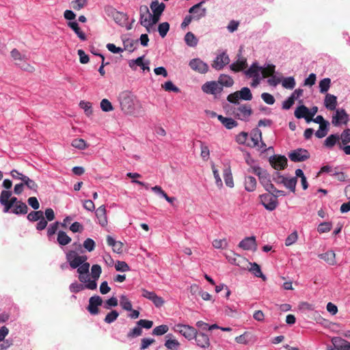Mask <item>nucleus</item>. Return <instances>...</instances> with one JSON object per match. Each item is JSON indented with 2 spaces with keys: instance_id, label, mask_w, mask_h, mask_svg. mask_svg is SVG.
<instances>
[{
  "instance_id": "obj_35",
  "label": "nucleus",
  "mask_w": 350,
  "mask_h": 350,
  "mask_svg": "<svg viewBox=\"0 0 350 350\" xmlns=\"http://www.w3.org/2000/svg\"><path fill=\"white\" fill-rule=\"evenodd\" d=\"M294 114L297 118H304L306 120V118H308V108L305 105L299 106L295 109Z\"/></svg>"
},
{
  "instance_id": "obj_39",
  "label": "nucleus",
  "mask_w": 350,
  "mask_h": 350,
  "mask_svg": "<svg viewBox=\"0 0 350 350\" xmlns=\"http://www.w3.org/2000/svg\"><path fill=\"white\" fill-rule=\"evenodd\" d=\"M185 41L188 46L191 47H194L198 44V39L192 32H187L186 33Z\"/></svg>"
},
{
  "instance_id": "obj_31",
  "label": "nucleus",
  "mask_w": 350,
  "mask_h": 350,
  "mask_svg": "<svg viewBox=\"0 0 350 350\" xmlns=\"http://www.w3.org/2000/svg\"><path fill=\"white\" fill-rule=\"evenodd\" d=\"M319 256L320 258L324 260L329 265H334L336 264V261L335 259L336 254L332 250H329L325 253L321 254Z\"/></svg>"
},
{
  "instance_id": "obj_24",
  "label": "nucleus",
  "mask_w": 350,
  "mask_h": 350,
  "mask_svg": "<svg viewBox=\"0 0 350 350\" xmlns=\"http://www.w3.org/2000/svg\"><path fill=\"white\" fill-rule=\"evenodd\" d=\"M259 180L260 184L264 187L266 191H271V190L273 189V185L271 183L270 180V176L269 174L266 172H265L260 178Z\"/></svg>"
},
{
  "instance_id": "obj_32",
  "label": "nucleus",
  "mask_w": 350,
  "mask_h": 350,
  "mask_svg": "<svg viewBox=\"0 0 350 350\" xmlns=\"http://www.w3.org/2000/svg\"><path fill=\"white\" fill-rule=\"evenodd\" d=\"M331 341L336 350H343L349 342L340 337H333Z\"/></svg>"
},
{
  "instance_id": "obj_4",
  "label": "nucleus",
  "mask_w": 350,
  "mask_h": 350,
  "mask_svg": "<svg viewBox=\"0 0 350 350\" xmlns=\"http://www.w3.org/2000/svg\"><path fill=\"white\" fill-rule=\"evenodd\" d=\"M102 273V268L99 265H93L91 268V277L92 280L90 278L88 275V279L85 284V288L90 290H95L97 288L96 281L100 276Z\"/></svg>"
},
{
  "instance_id": "obj_7",
  "label": "nucleus",
  "mask_w": 350,
  "mask_h": 350,
  "mask_svg": "<svg viewBox=\"0 0 350 350\" xmlns=\"http://www.w3.org/2000/svg\"><path fill=\"white\" fill-rule=\"evenodd\" d=\"M259 198L261 204L268 211H272L278 206V200L275 197H273L272 195L265 193L260 195Z\"/></svg>"
},
{
  "instance_id": "obj_21",
  "label": "nucleus",
  "mask_w": 350,
  "mask_h": 350,
  "mask_svg": "<svg viewBox=\"0 0 350 350\" xmlns=\"http://www.w3.org/2000/svg\"><path fill=\"white\" fill-rule=\"evenodd\" d=\"M325 107L330 110L334 111L337 106V98L336 96L330 94H327L324 100Z\"/></svg>"
},
{
  "instance_id": "obj_11",
  "label": "nucleus",
  "mask_w": 350,
  "mask_h": 350,
  "mask_svg": "<svg viewBox=\"0 0 350 350\" xmlns=\"http://www.w3.org/2000/svg\"><path fill=\"white\" fill-rule=\"evenodd\" d=\"M202 90L204 93L208 94H217L221 92L223 88L215 81H208L202 86Z\"/></svg>"
},
{
  "instance_id": "obj_28",
  "label": "nucleus",
  "mask_w": 350,
  "mask_h": 350,
  "mask_svg": "<svg viewBox=\"0 0 350 350\" xmlns=\"http://www.w3.org/2000/svg\"><path fill=\"white\" fill-rule=\"evenodd\" d=\"M244 185L247 191L252 192L256 190L257 182L254 177L249 176L245 177Z\"/></svg>"
},
{
  "instance_id": "obj_14",
  "label": "nucleus",
  "mask_w": 350,
  "mask_h": 350,
  "mask_svg": "<svg viewBox=\"0 0 350 350\" xmlns=\"http://www.w3.org/2000/svg\"><path fill=\"white\" fill-rule=\"evenodd\" d=\"M349 121V115L343 109H338L336 110V114L332 117V124L338 126L340 124H346Z\"/></svg>"
},
{
  "instance_id": "obj_13",
  "label": "nucleus",
  "mask_w": 350,
  "mask_h": 350,
  "mask_svg": "<svg viewBox=\"0 0 350 350\" xmlns=\"http://www.w3.org/2000/svg\"><path fill=\"white\" fill-rule=\"evenodd\" d=\"M196 345L202 349H208L211 346L210 338L208 335L202 332L197 331V334L193 338Z\"/></svg>"
},
{
  "instance_id": "obj_18",
  "label": "nucleus",
  "mask_w": 350,
  "mask_h": 350,
  "mask_svg": "<svg viewBox=\"0 0 350 350\" xmlns=\"http://www.w3.org/2000/svg\"><path fill=\"white\" fill-rule=\"evenodd\" d=\"M239 247L245 250H256L257 248L256 237L252 236L245 238L239 243Z\"/></svg>"
},
{
  "instance_id": "obj_10",
  "label": "nucleus",
  "mask_w": 350,
  "mask_h": 350,
  "mask_svg": "<svg viewBox=\"0 0 350 350\" xmlns=\"http://www.w3.org/2000/svg\"><path fill=\"white\" fill-rule=\"evenodd\" d=\"M189 66L193 70L200 74H205L208 71V64L199 58L192 59L189 62Z\"/></svg>"
},
{
  "instance_id": "obj_22",
  "label": "nucleus",
  "mask_w": 350,
  "mask_h": 350,
  "mask_svg": "<svg viewBox=\"0 0 350 350\" xmlns=\"http://www.w3.org/2000/svg\"><path fill=\"white\" fill-rule=\"evenodd\" d=\"M206 11V9L203 8L202 10H200V14L198 15H193V16L187 15V16H186L181 24V27L183 28L186 27L187 26H188L190 24V23L191 22V21L193 19L200 20L201 18L205 16Z\"/></svg>"
},
{
  "instance_id": "obj_43",
  "label": "nucleus",
  "mask_w": 350,
  "mask_h": 350,
  "mask_svg": "<svg viewBox=\"0 0 350 350\" xmlns=\"http://www.w3.org/2000/svg\"><path fill=\"white\" fill-rule=\"evenodd\" d=\"M224 178L226 185L228 187H232L234 186L232 176L230 168H226L224 170Z\"/></svg>"
},
{
  "instance_id": "obj_52",
  "label": "nucleus",
  "mask_w": 350,
  "mask_h": 350,
  "mask_svg": "<svg viewBox=\"0 0 350 350\" xmlns=\"http://www.w3.org/2000/svg\"><path fill=\"white\" fill-rule=\"evenodd\" d=\"M72 146L79 150H84L87 148L86 142L84 139L81 138H77L72 140Z\"/></svg>"
},
{
  "instance_id": "obj_25",
  "label": "nucleus",
  "mask_w": 350,
  "mask_h": 350,
  "mask_svg": "<svg viewBox=\"0 0 350 350\" xmlns=\"http://www.w3.org/2000/svg\"><path fill=\"white\" fill-rule=\"evenodd\" d=\"M150 12L147 5H143L139 7V22L141 25H145L149 20Z\"/></svg>"
},
{
  "instance_id": "obj_45",
  "label": "nucleus",
  "mask_w": 350,
  "mask_h": 350,
  "mask_svg": "<svg viewBox=\"0 0 350 350\" xmlns=\"http://www.w3.org/2000/svg\"><path fill=\"white\" fill-rule=\"evenodd\" d=\"M275 66L273 64H269L267 67L262 68L261 72L263 78H267L272 76L275 72Z\"/></svg>"
},
{
  "instance_id": "obj_16",
  "label": "nucleus",
  "mask_w": 350,
  "mask_h": 350,
  "mask_svg": "<svg viewBox=\"0 0 350 350\" xmlns=\"http://www.w3.org/2000/svg\"><path fill=\"white\" fill-rule=\"evenodd\" d=\"M12 192L8 190H3L0 195V204L3 206V212H11L13 206L8 202V199L11 197Z\"/></svg>"
},
{
  "instance_id": "obj_46",
  "label": "nucleus",
  "mask_w": 350,
  "mask_h": 350,
  "mask_svg": "<svg viewBox=\"0 0 350 350\" xmlns=\"http://www.w3.org/2000/svg\"><path fill=\"white\" fill-rule=\"evenodd\" d=\"M138 42V40H133V39H126L125 40L123 41V44H124V50H127L129 51V52H133L135 47V44H137Z\"/></svg>"
},
{
  "instance_id": "obj_6",
  "label": "nucleus",
  "mask_w": 350,
  "mask_h": 350,
  "mask_svg": "<svg viewBox=\"0 0 350 350\" xmlns=\"http://www.w3.org/2000/svg\"><path fill=\"white\" fill-rule=\"evenodd\" d=\"M174 330L183 336L188 340H193L198 331L191 325L180 323L175 325Z\"/></svg>"
},
{
  "instance_id": "obj_34",
  "label": "nucleus",
  "mask_w": 350,
  "mask_h": 350,
  "mask_svg": "<svg viewBox=\"0 0 350 350\" xmlns=\"http://www.w3.org/2000/svg\"><path fill=\"white\" fill-rule=\"evenodd\" d=\"M251 139L252 142V144L251 146L255 147L258 144L259 141L262 139V132L258 129H254L251 132Z\"/></svg>"
},
{
  "instance_id": "obj_61",
  "label": "nucleus",
  "mask_w": 350,
  "mask_h": 350,
  "mask_svg": "<svg viewBox=\"0 0 350 350\" xmlns=\"http://www.w3.org/2000/svg\"><path fill=\"white\" fill-rule=\"evenodd\" d=\"M332 226V225L330 222H323L319 225L317 230L319 233L327 232L331 230Z\"/></svg>"
},
{
  "instance_id": "obj_40",
  "label": "nucleus",
  "mask_w": 350,
  "mask_h": 350,
  "mask_svg": "<svg viewBox=\"0 0 350 350\" xmlns=\"http://www.w3.org/2000/svg\"><path fill=\"white\" fill-rule=\"evenodd\" d=\"M120 305L124 310H132L131 301L126 295H121L120 297Z\"/></svg>"
},
{
  "instance_id": "obj_50",
  "label": "nucleus",
  "mask_w": 350,
  "mask_h": 350,
  "mask_svg": "<svg viewBox=\"0 0 350 350\" xmlns=\"http://www.w3.org/2000/svg\"><path fill=\"white\" fill-rule=\"evenodd\" d=\"M331 84V80L329 78H325L320 81L319 88L321 93H325L328 91Z\"/></svg>"
},
{
  "instance_id": "obj_20",
  "label": "nucleus",
  "mask_w": 350,
  "mask_h": 350,
  "mask_svg": "<svg viewBox=\"0 0 350 350\" xmlns=\"http://www.w3.org/2000/svg\"><path fill=\"white\" fill-rule=\"evenodd\" d=\"M107 243L112 247L114 252L120 254L122 252L123 243L121 241H116L110 235L107 236Z\"/></svg>"
},
{
  "instance_id": "obj_36",
  "label": "nucleus",
  "mask_w": 350,
  "mask_h": 350,
  "mask_svg": "<svg viewBox=\"0 0 350 350\" xmlns=\"http://www.w3.org/2000/svg\"><path fill=\"white\" fill-rule=\"evenodd\" d=\"M247 66L246 59H238L230 65V69L234 72H239L245 69Z\"/></svg>"
},
{
  "instance_id": "obj_47",
  "label": "nucleus",
  "mask_w": 350,
  "mask_h": 350,
  "mask_svg": "<svg viewBox=\"0 0 350 350\" xmlns=\"http://www.w3.org/2000/svg\"><path fill=\"white\" fill-rule=\"evenodd\" d=\"M261 69L256 63H254L248 70L245 71L246 75L249 77H258V71Z\"/></svg>"
},
{
  "instance_id": "obj_19",
  "label": "nucleus",
  "mask_w": 350,
  "mask_h": 350,
  "mask_svg": "<svg viewBox=\"0 0 350 350\" xmlns=\"http://www.w3.org/2000/svg\"><path fill=\"white\" fill-rule=\"evenodd\" d=\"M96 216L98 219V223L103 227L107 226L108 221L107 217V211L104 205L99 206L96 211Z\"/></svg>"
},
{
  "instance_id": "obj_63",
  "label": "nucleus",
  "mask_w": 350,
  "mask_h": 350,
  "mask_svg": "<svg viewBox=\"0 0 350 350\" xmlns=\"http://www.w3.org/2000/svg\"><path fill=\"white\" fill-rule=\"evenodd\" d=\"M338 139H339L338 136H337L336 135H330L325 140V146L332 148L336 144V143Z\"/></svg>"
},
{
  "instance_id": "obj_64",
  "label": "nucleus",
  "mask_w": 350,
  "mask_h": 350,
  "mask_svg": "<svg viewBox=\"0 0 350 350\" xmlns=\"http://www.w3.org/2000/svg\"><path fill=\"white\" fill-rule=\"evenodd\" d=\"M341 142L343 145L350 142V129H347L341 134Z\"/></svg>"
},
{
  "instance_id": "obj_51",
  "label": "nucleus",
  "mask_w": 350,
  "mask_h": 350,
  "mask_svg": "<svg viewBox=\"0 0 350 350\" xmlns=\"http://www.w3.org/2000/svg\"><path fill=\"white\" fill-rule=\"evenodd\" d=\"M180 344L176 339H167L165 342V346L170 350H178Z\"/></svg>"
},
{
  "instance_id": "obj_54",
  "label": "nucleus",
  "mask_w": 350,
  "mask_h": 350,
  "mask_svg": "<svg viewBox=\"0 0 350 350\" xmlns=\"http://www.w3.org/2000/svg\"><path fill=\"white\" fill-rule=\"evenodd\" d=\"M170 29V24L167 22H164L159 25L158 27V31L159 33V35L164 38Z\"/></svg>"
},
{
  "instance_id": "obj_38",
  "label": "nucleus",
  "mask_w": 350,
  "mask_h": 350,
  "mask_svg": "<svg viewBox=\"0 0 350 350\" xmlns=\"http://www.w3.org/2000/svg\"><path fill=\"white\" fill-rule=\"evenodd\" d=\"M44 216V213L42 211H31L27 216V219L31 222L39 221L42 217Z\"/></svg>"
},
{
  "instance_id": "obj_48",
  "label": "nucleus",
  "mask_w": 350,
  "mask_h": 350,
  "mask_svg": "<svg viewBox=\"0 0 350 350\" xmlns=\"http://www.w3.org/2000/svg\"><path fill=\"white\" fill-rule=\"evenodd\" d=\"M297 182V177H293L291 178H286L284 185L286 188L289 189L291 190V191L295 193Z\"/></svg>"
},
{
  "instance_id": "obj_42",
  "label": "nucleus",
  "mask_w": 350,
  "mask_h": 350,
  "mask_svg": "<svg viewBox=\"0 0 350 350\" xmlns=\"http://www.w3.org/2000/svg\"><path fill=\"white\" fill-rule=\"evenodd\" d=\"M250 271L258 278H262L264 281L267 280L266 276L262 273L260 267L256 262L251 264Z\"/></svg>"
},
{
  "instance_id": "obj_26",
  "label": "nucleus",
  "mask_w": 350,
  "mask_h": 350,
  "mask_svg": "<svg viewBox=\"0 0 350 350\" xmlns=\"http://www.w3.org/2000/svg\"><path fill=\"white\" fill-rule=\"evenodd\" d=\"M68 26L70 27L75 33L77 35L79 38L83 41L87 40V37L83 31L80 29L79 24L76 21H70L68 23Z\"/></svg>"
},
{
  "instance_id": "obj_9",
  "label": "nucleus",
  "mask_w": 350,
  "mask_h": 350,
  "mask_svg": "<svg viewBox=\"0 0 350 350\" xmlns=\"http://www.w3.org/2000/svg\"><path fill=\"white\" fill-rule=\"evenodd\" d=\"M269 163L276 170H282L287 166V159L283 155H273L269 158Z\"/></svg>"
},
{
  "instance_id": "obj_56",
  "label": "nucleus",
  "mask_w": 350,
  "mask_h": 350,
  "mask_svg": "<svg viewBox=\"0 0 350 350\" xmlns=\"http://www.w3.org/2000/svg\"><path fill=\"white\" fill-rule=\"evenodd\" d=\"M87 0H75L71 1V6L75 10H80L87 5Z\"/></svg>"
},
{
  "instance_id": "obj_60",
  "label": "nucleus",
  "mask_w": 350,
  "mask_h": 350,
  "mask_svg": "<svg viewBox=\"0 0 350 350\" xmlns=\"http://www.w3.org/2000/svg\"><path fill=\"white\" fill-rule=\"evenodd\" d=\"M161 87L167 92H179V89L171 81H166L164 84L161 85Z\"/></svg>"
},
{
  "instance_id": "obj_29",
  "label": "nucleus",
  "mask_w": 350,
  "mask_h": 350,
  "mask_svg": "<svg viewBox=\"0 0 350 350\" xmlns=\"http://www.w3.org/2000/svg\"><path fill=\"white\" fill-rule=\"evenodd\" d=\"M150 8L153 14H162L165 8L163 3H159L158 0H154L151 2Z\"/></svg>"
},
{
  "instance_id": "obj_58",
  "label": "nucleus",
  "mask_w": 350,
  "mask_h": 350,
  "mask_svg": "<svg viewBox=\"0 0 350 350\" xmlns=\"http://www.w3.org/2000/svg\"><path fill=\"white\" fill-rule=\"evenodd\" d=\"M116 270L118 271H128L130 270V267L128 264L124 261H117L115 264Z\"/></svg>"
},
{
  "instance_id": "obj_55",
  "label": "nucleus",
  "mask_w": 350,
  "mask_h": 350,
  "mask_svg": "<svg viewBox=\"0 0 350 350\" xmlns=\"http://www.w3.org/2000/svg\"><path fill=\"white\" fill-rule=\"evenodd\" d=\"M118 316L119 313L116 310H111L106 315L104 321L107 323H111L118 319Z\"/></svg>"
},
{
  "instance_id": "obj_59",
  "label": "nucleus",
  "mask_w": 350,
  "mask_h": 350,
  "mask_svg": "<svg viewBox=\"0 0 350 350\" xmlns=\"http://www.w3.org/2000/svg\"><path fill=\"white\" fill-rule=\"evenodd\" d=\"M200 142L201 153L200 156L204 161H207L209 158L210 151L207 146L204 145L202 142Z\"/></svg>"
},
{
  "instance_id": "obj_44",
  "label": "nucleus",
  "mask_w": 350,
  "mask_h": 350,
  "mask_svg": "<svg viewBox=\"0 0 350 350\" xmlns=\"http://www.w3.org/2000/svg\"><path fill=\"white\" fill-rule=\"evenodd\" d=\"M329 122L319 125V130L315 133V135L318 138H323L325 137L328 131Z\"/></svg>"
},
{
  "instance_id": "obj_27",
  "label": "nucleus",
  "mask_w": 350,
  "mask_h": 350,
  "mask_svg": "<svg viewBox=\"0 0 350 350\" xmlns=\"http://www.w3.org/2000/svg\"><path fill=\"white\" fill-rule=\"evenodd\" d=\"M27 212L28 206L23 202H19V204L14 205L12 209L11 210V213L15 215H25L27 213Z\"/></svg>"
},
{
  "instance_id": "obj_3",
  "label": "nucleus",
  "mask_w": 350,
  "mask_h": 350,
  "mask_svg": "<svg viewBox=\"0 0 350 350\" xmlns=\"http://www.w3.org/2000/svg\"><path fill=\"white\" fill-rule=\"evenodd\" d=\"M107 15L113 19L115 23L120 26H124L127 20L128 16L126 14L119 12L112 6H107L105 8Z\"/></svg>"
},
{
  "instance_id": "obj_49",
  "label": "nucleus",
  "mask_w": 350,
  "mask_h": 350,
  "mask_svg": "<svg viewBox=\"0 0 350 350\" xmlns=\"http://www.w3.org/2000/svg\"><path fill=\"white\" fill-rule=\"evenodd\" d=\"M282 85L284 88L292 90L295 86V81L293 77L284 78L282 81Z\"/></svg>"
},
{
  "instance_id": "obj_33",
  "label": "nucleus",
  "mask_w": 350,
  "mask_h": 350,
  "mask_svg": "<svg viewBox=\"0 0 350 350\" xmlns=\"http://www.w3.org/2000/svg\"><path fill=\"white\" fill-rule=\"evenodd\" d=\"M217 82L221 87H231L234 84L233 79L229 75L224 74L219 77Z\"/></svg>"
},
{
  "instance_id": "obj_41",
  "label": "nucleus",
  "mask_w": 350,
  "mask_h": 350,
  "mask_svg": "<svg viewBox=\"0 0 350 350\" xmlns=\"http://www.w3.org/2000/svg\"><path fill=\"white\" fill-rule=\"evenodd\" d=\"M88 260V257L85 255H82V256H77V258H73V260L69 263L70 265V267L72 268V269H76L78 267H79V265L81 264H82L83 262L86 261Z\"/></svg>"
},
{
  "instance_id": "obj_62",
  "label": "nucleus",
  "mask_w": 350,
  "mask_h": 350,
  "mask_svg": "<svg viewBox=\"0 0 350 350\" xmlns=\"http://www.w3.org/2000/svg\"><path fill=\"white\" fill-rule=\"evenodd\" d=\"M142 334V329L139 325H137V327H135L133 329L130 330V332L127 334V338H133L139 336Z\"/></svg>"
},
{
  "instance_id": "obj_30",
  "label": "nucleus",
  "mask_w": 350,
  "mask_h": 350,
  "mask_svg": "<svg viewBox=\"0 0 350 350\" xmlns=\"http://www.w3.org/2000/svg\"><path fill=\"white\" fill-rule=\"evenodd\" d=\"M218 120L222 123V124L228 129H231L236 127L238 125L237 121L231 118H225L221 115L218 116Z\"/></svg>"
},
{
  "instance_id": "obj_12",
  "label": "nucleus",
  "mask_w": 350,
  "mask_h": 350,
  "mask_svg": "<svg viewBox=\"0 0 350 350\" xmlns=\"http://www.w3.org/2000/svg\"><path fill=\"white\" fill-rule=\"evenodd\" d=\"M102 304L103 299L100 296H92L89 299V305L87 308V310L91 314H98L99 312L98 306H101Z\"/></svg>"
},
{
  "instance_id": "obj_5",
  "label": "nucleus",
  "mask_w": 350,
  "mask_h": 350,
  "mask_svg": "<svg viewBox=\"0 0 350 350\" xmlns=\"http://www.w3.org/2000/svg\"><path fill=\"white\" fill-rule=\"evenodd\" d=\"M253 111L250 105L242 104L234 108L232 113L236 118L240 120L248 121Z\"/></svg>"
},
{
  "instance_id": "obj_15",
  "label": "nucleus",
  "mask_w": 350,
  "mask_h": 350,
  "mask_svg": "<svg viewBox=\"0 0 350 350\" xmlns=\"http://www.w3.org/2000/svg\"><path fill=\"white\" fill-rule=\"evenodd\" d=\"M230 62V58L226 53H221L218 55L211 64L215 70H221L226 65Z\"/></svg>"
},
{
  "instance_id": "obj_37",
  "label": "nucleus",
  "mask_w": 350,
  "mask_h": 350,
  "mask_svg": "<svg viewBox=\"0 0 350 350\" xmlns=\"http://www.w3.org/2000/svg\"><path fill=\"white\" fill-rule=\"evenodd\" d=\"M57 241L60 245H66L71 242L72 239L65 232L60 230L57 233Z\"/></svg>"
},
{
  "instance_id": "obj_1",
  "label": "nucleus",
  "mask_w": 350,
  "mask_h": 350,
  "mask_svg": "<svg viewBox=\"0 0 350 350\" xmlns=\"http://www.w3.org/2000/svg\"><path fill=\"white\" fill-rule=\"evenodd\" d=\"M119 101L121 109L127 114L134 115L135 111V101L133 96L129 92H123L120 94Z\"/></svg>"
},
{
  "instance_id": "obj_53",
  "label": "nucleus",
  "mask_w": 350,
  "mask_h": 350,
  "mask_svg": "<svg viewBox=\"0 0 350 350\" xmlns=\"http://www.w3.org/2000/svg\"><path fill=\"white\" fill-rule=\"evenodd\" d=\"M169 330V327L166 325L157 326L152 330V334L156 336H161L166 334Z\"/></svg>"
},
{
  "instance_id": "obj_23",
  "label": "nucleus",
  "mask_w": 350,
  "mask_h": 350,
  "mask_svg": "<svg viewBox=\"0 0 350 350\" xmlns=\"http://www.w3.org/2000/svg\"><path fill=\"white\" fill-rule=\"evenodd\" d=\"M226 257L230 263L237 266H240L241 263L245 261L244 258L232 251H230L229 252L226 253Z\"/></svg>"
},
{
  "instance_id": "obj_2",
  "label": "nucleus",
  "mask_w": 350,
  "mask_h": 350,
  "mask_svg": "<svg viewBox=\"0 0 350 350\" xmlns=\"http://www.w3.org/2000/svg\"><path fill=\"white\" fill-rule=\"evenodd\" d=\"M240 99L244 100H251L252 99V94L248 88L244 87L241 90L230 94L227 96V100L233 104H239Z\"/></svg>"
},
{
  "instance_id": "obj_17",
  "label": "nucleus",
  "mask_w": 350,
  "mask_h": 350,
  "mask_svg": "<svg viewBox=\"0 0 350 350\" xmlns=\"http://www.w3.org/2000/svg\"><path fill=\"white\" fill-rule=\"evenodd\" d=\"M90 263L85 261L77 267V273H79V280L85 284L88 279V273L90 272Z\"/></svg>"
},
{
  "instance_id": "obj_8",
  "label": "nucleus",
  "mask_w": 350,
  "mask_h": 350,
  "mask_svg": "<svg viewBox=\"0 0 350 350\" xmlns=\"http://www.w3.org/2000/svg\"><path fill=\"white\" fill-rule=\"evenodd\" d=\"M310 155L308 151L303 148H297L288 154V157L293 162H301L306 161Z\"/></svg>"
},
{
  "instance_id": "obj_57",
  "label": "nucleus",
  "mask_w": 350,
  "mask_h": 350,
  "mask_svg": "<svg viewBox=\"0 0 350 350\" xmlns=\"http://www.w3.org/2000/svg\"><path fill=\"white\" fill-rule=\"evenodd\" d=\"M100 108L103 111L109 112L111 111L113 109V107L111 103V102L107 99L104 98L100 102Z\"/></svg>"
}]
</instances>
